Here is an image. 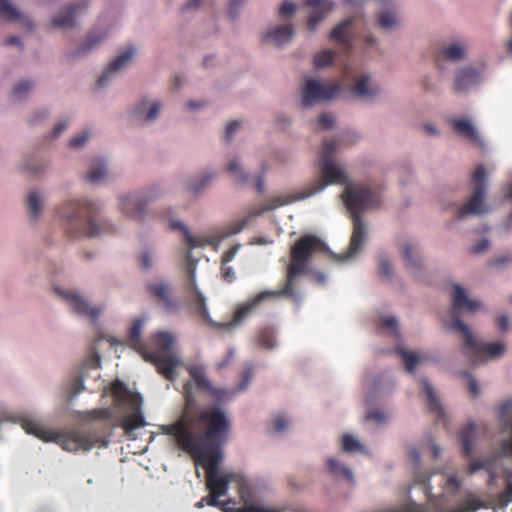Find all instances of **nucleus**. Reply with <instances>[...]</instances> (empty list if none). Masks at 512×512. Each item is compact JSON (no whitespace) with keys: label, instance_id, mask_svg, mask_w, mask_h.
I'll return each mask as SVG.
<instances>
[{"label":"nucleus","instance_id":"40","mask_svg":"<svg viewBox=\"0 0 512 512\" xmlns=\"http://www.w3.org/2000/svg\"><path fill=\"white\" fill-rule=\"evenodd\" d=\"M397 24L396 16L390 11H381L378 15V25L382 29H391Z\"/></svg>","mask_w":512,"mask_h":512},{"label":"nucleus","instance_id":"52","mask_svg":"<svg viewBox=\"0 0 512 512\" xmlns=\"http://www.w3.org/2000/svg\"><path fill=\"white\" fill-rule=\"evenodd\" d=\"M463 374L468 379L469 392L473 397H476L479 394V388L476 379L468 372H464Z\"/></svg>","mask_w":512,"mask_h":512},{"label":"nucleus","instance_id":"21","mask_svg":"<svg viewBox=\"0 0 512 512\" xmlns=\"http://www.w3.org/2000/svg\"><path fill=\"white\" fill-rule=\"evenodd\" d=\"M187 371L198 389L207 391L216 397L220 396V391L211 385L202 366L190 365L187 367Z\"/></svg>","mask_w":512,"mask_h":512},{"label":"nucleus","instance_id":"17","mask_svg":"<svg viewBox=\"0 0 512 512\" xmlns=\"http://www.w3.org/2000/svg\"><path fill=\"white\" fill-rule=\"evenodd\" d=\"M173 337L168 332H158L152 338L150 347L145 346L142 356L145 355H168L172 354Z\"/></svg>","mask_w":512,"mask_h":512},{"label":"nucleus","instance_id":"12","mask_svg":"<svg viewBox=\"0 0 512 512\" xmlns=\"http://www.w3.org/2000/svg\"><path fill=\"white\" fill-rule=\"evenodd\" d=\"M339 92L338 83H323L316 79H307L302 89V104L304 107H311L333 99Z\"/></svg>","mask_w":512,"mask_h":512},{"label":"nucleus","instance_id":"24","mask_svg":"<svg viewBox=\"0 0 512 512\" xmlns=\"http://www.w3.org/2000/svg\"><path fill=\"white\" fill-rule=\"evenodd\" d=\"M353 95L367 99L376 96L379 93L378 87L371 84V78L369 75H361L355 81V85L352 87Z\"/></svg>","mask_w":512,"mask_h":512},{"label":"nucleus","instance_id":"6","mask_svg":"<svg viewBox=\"0 0 512 512\" xmlns=\"http://www.w3.org/2000/svg\"><path fill=\"white\" fill-rule=\"evenodd\" d=\"M321 175L322 179L317 181L311 188H309L307 191H304L300 196L293 197V196H279L275 197L271 200V203L265 207H263L260 210L251 212L239 225L238 227L233 231V233L240 232L247 224L248 222L259 215H261L265 211H269L275 208H278L280 206L290 204L298 199H304L309 196L314 195L315 193L321 191L324 189L328 184H344L347 182L348 178L345 172L341 169V167L337 164H335L333 161H326L321 162Z\"/></svg>","mask_w":512,"mask_h":512},{"label":"nucleus","instance_id":"58","mask_svg":"<svg viewBox=\"0 0 512 512\" xmlns=\"http://www.w3.org/2000/svg\"><path fill=\"white\" fill-rule=\"evenodd\" d=\"M240 512H280L278 510L269 509L260 505H249L243 507Z\"/></svg>","mask_w":512,"mask_h":512},{"label":"nucleus","instance_id":"34","mask_svg":"<svg viewBox=\"0 0 512 512\" xmlns=\"http://www.w3.org/2000/svg\"><path fill=\"white\" fill-rule=\"evenodd\" d=\"M26 205L30 218L35 220L42 209V200L36 191L28 193Z\"/></svg>","mask_w":512,"mask_h":512},{"label":"nucleus","instance_id":"25","mask_svg":"<svg viewBox=\"0 0 512 512\" xmlns=\"http://www.w3.org/2000/svg\"><path fill=\"white\" fill-rule=\"evenodd\" d=\"M453 129L461 136L467 138L474 143H480V137L473 126V124L467 119H453L451 120Z\"/></svg>","mask_w":512,"mask_h":512},{"label":"nucleus","instance_id":"13","mask_svg":"<svg viewBox=\"0 0 512 512\" xmlns=\"http://www.w3.org/2000/svg\"><path fill=\"white\" fill-rule=\"evenodd\" d=\"M149 295L154 298L166 311H175L177 301L172 295L171 287L168 283L159 281L151 282L146 286Z\"/></svg>","mask_w":512,"mask_h":512},{"label":"nucleus","instance_id":"46","mask_svg":"<svg viewBox=\"0 0 512 512\" xmlns=\"http://www.w3.org/2000/svg\"><path fill=\"white\" fill-rule=\"evenodd\" d=\"M111 410L109 408H98L93 409L91 411L86 412L85 419L86 420H108L111 418Z\"/></svg>","mask_w":512,"mask_h":512},{"label":"nucleus","instance_id":"36","mask_svg":"<svg viewBox=\"0 0 512 512\" xmlns=\"http://www.w3.org/2000/svg\"><path fill=\"white\" fill-rule=\"evenodd\" d=\"M403 256L408 266L417 268L419 266V256L416 247L411 243H406L403 247Z\"/></svg>","mask_w":512,"mask_h":512},{"label":"nucleus","instance_id":"8","mask_svg":"<svg viewBox=\"0 0 512 512\" xmlns=\"http://www.w3.org/2000/svg\"><path fill=\"white\" fill-rule=\"evenodd\" d=\"M318 252H328V247L320 238L312 234L301 236L291 247L284 287L290 289L298 300L300 296L295 289V279L306 271L308 261Z\"/></svg>","mask_w":512,"mask_h":512},{"label":"nucleus","instance_id":"35","mask_svg":"<svg viewBox=\"0 0 512 512\" xmlns=\"http://www.w3.org/2000/svg\"><path fill=\"white\" fill-rule=\"evenodd\" d=\"M106 176V167L102 159H97L87 175V180L91 183H99Z\"/></svg>","mask_w":512,"mask_h":512},{"label":"nucleus","instance_id":"30","mask_svg":"<svg viewBox=\"0 0 512 512\" xmlns=\"http://www.w3.org/2000/svg\"><path fill=\"white\" fill-rule=\"evenodd\" d=\"M144 325V321L141 319H137L133 322L131 329L128 333V344L138 351L140 354H142L146 344L142 342L140 336L141 331Z\"/></svg>","mask_w":512,"mask_h":512},{"label":"nucleus","instance_id":"45","mask_svg":"<svg viewBox=\"0 0 512 512\" xmlns=\"http://www.w3.org/2000/svg\"><path fill=\"white\" fill-rule=\"evenodd\" d=\"M342 449L346 452H355L362 449L360 442L349 434L342 436Z\"/></svg>","mask_w":512,"mask_h":512},{"label":"nucleus","instance_id":"10","mask_svg":"<svg viewBox=\"0 0 512 512\" xmlns=\"http://www.w3.org/2000/svg\"><path fill=\"white\" fill-rule=\"evenodd\" d=\"M286 297L293 299L294 301H298V299L291 293L290 289H286L284 286L279 290H265L256 294L253 298L247 299L246 301L239 303L236 306L232 322L225 323L223 326L230 327L232 325H237L243 322L245 319L250 317L251 315L258 312L264 303L270 299Z\"/></svg>","mask_w":512,"mask_h":512},{"label":"nucleus","instance_id":"5","mask_svg":"<svg viewBox=\"0 0 512 512\" xmlns=\"http://www.w3.org/2000/svg\"><path fill=\"white\" fill-rule=\"evenodd\" d=\"M22 428L26 433L32 434L37 438L49 442L53 441L59 444L64 450L76 452L79 450H90L95 446L106 447L108 441L104 433L84 432L81 430H73L66 433L56 434L53 431L45 429L41 424L33 419H23Z\"/></svg>","mask_w":512,"mask_h":512},{"label":"nucleus","instance_id":"41","mask_svg":"<svg viewBox=\"0 0 512 512\" xmlns=\"http://www.w3.org/2000/svg\"><path fill=\"white\" fill-rule=\"evenodd\" d=\"M333 58H334V53L332 51L324 50V51L317 53L314 56L313 63L316 68H323V67L330 65L333 61Z\"/></svg>","mask_w":512,"mask_h":512},{"label":"nucleus","instance_id":"49","mask_svg":"<svg viewBox=\"0 0 512 512\" xmlns=\"http://www.w3.org/2000/svg\"><path fill=\"white\" fill-rule=\"evenodd\" d=\"M89 138V132L84 131L80 135H77L70 139L69 146L71 148H79L81 147Z\"/></svg>","mask_w":512,"mask_h":512},{"label":"nucleus","instance_id":"55","mask_svg":"<svg viewBox=\"0 0 512 512\" xmlns=\"http://www.w3.org/2000/svg\"><path fill=\"white\" fill-rule=\"evenodd\" d=\"M318 123L324 129H329L333 126L334 118L331 114L323 113L320 115Z\"/></svg>","mask_w":512,"mask_h":512},{"label":"nucleus","instance_id":"53","mask_svg":"<svg viewBox=\"0 0 512 512\" xmlns=\"http://www.w3.org/2000/svg\"><path fill=\"white\" fill-rule=\"evenodd\" d=\"M240 127L239 121H231L227 124L225 129V141L230 142L234 132Z\"/></svg>","mask_w":512,"mask_h":512},{"label":"nucleus","instance_id":"56","mask_svg":"<svg viewBox=\"0 0 512 512\" xmlns=\"http://www.w3.org/2000/svg\"><path fill=\"white\" fill-rule=\"evenodd\" d=\"M221 274L224 281L231 283L235 279V273L232 267L226 266V264H222Z\"/></svg>","mask_w":512,"mask_h":512},{"label":"nucleus","instance_id":"61","mask_svg":"<svg viewBox=\"0 0 512 512\" xmlns=\"http://www.w3.org/2000/svg\"><path fill=\"white\" fill-rule=\"evenodd\" d=\"M213 178V176L211 174H206L204 176V178L202 179L201 183H196V184H191L189 186V189L193 192V193H197L202 187H204L206 185V183H208L209 181H211Z\"/></svg>","mask_w":512,"mask_h":512},{"label":"nucleus","instance_id":"39","mask_svg":"<svg viewBox=\"0 0 512 512\" xmlns=\"http://www.w3.org/2000/svg\"><path fill=\"white\" fill-rule=\"evenodd\" d=\"M105 34H91L87 37L85 42L80 46L79 52L86 53L97 47L104 39Z\"/></svg>","mask_w":512,"mask_h":512},{"label":"nucleus","instance_id":"42","mask_svg":"<svg viewBox=\"0 0 512 512\" xmlns=\"http://www.w3.org/2000/svg\"><path fill=\"white\" fill-rule=\"evenodd\" d=\"M31 88L32 84L30 82L21 81L13 87L11 97L14 100H20L30 92Z\"/></svg>","mask_w":512,"mask_h":512},{"label":"nucleus","instance_id":"50","mask_svg":"<svg viewBox=\"0 0 512 512\" xmlns=\"http://www.w3.org/2000/svg\"><path fill=\"white\" fill-rule=\"evenodd\" d=\"M295 12V5L291 1H284L279 8V14L282 17H289Z\"/></svg>","mask_w":512,"mask_h":512},{"label":"nucleus","instance_id":"51","mask_svg":"<svg viewBox=\"0 0 512 512\" xmlns=\"http://www.w3.org/2000/svg\"><path fill=\"white\" fill-rule=\"evenodd\" d=\"M252 374H253V367L251 365L246 366L242 373V379H241V383L239 385V388L241 390L245 389L247 387V385L249 384V382L251 380Z\"/></svg>","mask_w":512,"mask_h":512},{"label":"nucleus","instance_id":"62","mask_svg":"<svg viewBox=\"0 0 512 512\" xmlns=\"http://www.w3.org/2000/svg\"><path fill=\"white\" fill-rule=\"evenodd\" d=\"M489 247V241L487 239H482L479 243L475 244L471 248V252L474 254L482 253L487 250Z\"/></svg>","mask_w":512,"mask_h":512},{"label":"nucleus","instance_id":"59","mask_svg":"<svg viewBox=\"0 0 512 512\" xmlns=\"http://www.w3.org/2000/svg\"><path fill=\"white\" fill-rule=\"evenodd\" d=\"M288 425L286 418L282 415L275 417L274 419V429L277 432H282Z\"/></svg>","mask_w":512,"mask_h":512},{"label":"nucleus","instance_id":"48","mask_svg":"<svg viewBox=\"0 0 512 512\" xmlns=\"http://www.w3.org/2000/svg\"><path fill=\"white\" fill-rule=\"evenodd\" d=\"M379 273L385 278H390L392 275V267L384 257L379 258Z\"/></svg>","mask_w":512,"mask_h":512},{"label":"nucleus","instance_id":"54","mask_svg":"<svg viewBox=\"0 0 512 512\" xmlns=\"http://www.w3.org/2000/svg\"><path fill=\"white\" fill-rule=\"evenodd\" d=\"M382 325L393 330L396 337L399 336L398 323L395 317H387L382 320Z\"/></svg>","mask_w":512,"mask_h":512},{"label":"nucleus","instance_id":"2","mask_svg":"<svg viewBox=\"0 0 512 512\" xmlns=\"http://www.w3.org/2000/svg\"><path fill=\"white\" fill-rule=\"evenodd\" d=\"M480 307V302L470 299L465 290L458 284L454 285V295L451 308L450 329L459 332L464 337L465 347L469 350V356L473 364L478 363L482 357L496 358L505 351V345L501 342L480 343L478 342L469 327L461 320L460 312L465 309L468 312H475Z\"/></svg>","mask_w":512,"mask_h":512},{"label":"nucleus","instance_id":"16","mask_svg":"<svg viewBox=\"0 0 512 512\" xmlns=\"http://www.w3.org/2000/svg\"><path fill=\"white\" fill-rule=\"evenodd\" d=\"M146 361L153 363L157 371L167 380H175V370L179 364L178 360L172 355H145Z\"/></svg>","mask_w":512,"mask_h":512},{"label":"nucleus","instance_id":"23","mask_svg":"<svg viewBox=\"0 0 512 512\" xmlns=\"http://www.w3.org/2000/svg\"><path fill=\"white\" fill-rule=\"evenodd\" d=\"M480 81V73L471 67L461 69L455 78V90L462 92L468 88L478 84Z\"/></svg>","mask_w":512,"mask_h":512},{"label":"nucleus","instance_id":"44","mask_svg":"<svg viewBox=\"0 0 512 512\" xmlns=\"http://www.w3.org/2000/svg\"><path fill=\"white\" fill-rule=\"evenodd\" d=\"M203 498H204L206 504L209 506L218 507L222 511H225V512L230 511V508L228 506H229V504H231V501H226V502L220 501L219 500L220 497L211 492H209V494L204 496Z\"/></svg>","mask_w":512,"mask_h":512},{"label":"nucleus","instance_id":"18","mask_svg":"<svg viewBox=\"0 0 512 512\" xmlns=\"http://www.w3.org/2000/svg\"><path fill=\"white\" fill-rule=\"evenodd\" d=\"M305 6L311 8L308 18V29L315 30L318 23L324 18L325 14L330 12L333 4L329 0H305Z\"/></svg>","mask_w":512,"mask_h":512},{"label":"nucleus","instance_id":"32","mask_svg":"<svg viewBox=\"0 0 512 512\" xmlns=\"http://www.w3.org/2000/svg\"><path fill=\"white\" fill-rule=\"evenodd\" d=\"M327 466L329 472L335 477H342L348 482H353V474L347 466L339 463L333 458H329L327 460Z\"/></svg>","mask_w":512,"mask_h":512},{"label":"nucleus","instance_id":"15","mask_svg":"<svg viewBox=\"0 0 512 512\" xmlns=\"http://www.w3.org/2000/svg\"><path fill=\"white\" fill-rule=\"evenodd\" d=\"M56 292L67 300L70 308L75 313L86 316L92 320L98 318L101 310L97 307L90 306L80 295L74 292H60L58 290H56Z\"/></svg>","mask_w":512,"mask_h":512},{"label":"nucleus","instance_id":"7","mask_svg":"<svg viewBox=\"0 0 512 512\" xmlns=\"http://www.w3.org/2000/svg\"><path fill=\"white\" fill-rule=\"evenodd\" d=\"M171 228L181 229L184 234L185 242L188 246L186 274L187 279L185 283V292L188 301L193 311L202 319L207 320L209 317L208 309L206 307V300L202 293L199 291L196 283V265L197 261L191 259V250L197 247H203L210 244L206 238H197L190 234L189 230L181 222H171Z\"/></svg>","mask_w":512,"mask_h":512},{"label":"nucleus","instance_id":"33","mask_svg":"<svg viewBox=\"0 0 512 512\" xmlns=\"http://www.w3.org/2000/svg\"><path fill=\"white\" fill-rule=\"evenodd\" d=\"M441 53L446 60L459 61L465 56V48L460 43H453L444 47Z\"/></svg>","mask_w":512,"mask_h":512},{"label":"nucleus","instance_id":"11","mask_svg":"<svg viewBox=\"0 0 512 512\" xmlns=\"http://www.w3.org/2000/svg\"><path fill=\"white\" fill-rule=\"evenodd\" d=\"M486 171L483 165H478L472 173L473 193L467 202L457 210L456 217L462 219L469 215H482L488 212L485 203L486 195Z\"/></svg>","mask_w":512,"mask_h":512},{"label":"nucleus","instance_id":"9","mask_svg":"<svg viewBox=\"0 0 512 512\" xmlns=\"http://www.w3.org/2000/svg\"><path fill=\"white\" fill-rule=\"evenodd\" d=\"M111 393L114 396L116 406H127L132 410V413L122 418L121 426L126 434L146 425L141 414L142 397L140 394L131 392L120 380H116L111 384Z\"/></svg>","mask_w":512,"mask_h":512},{"label":"nucleus","instance_id":"1","mask_svg":"<svg viewBox=\"0 0 512 512\" xmlns=\"http://www.w3.org/2000/svg\"><path fill=\"white\" fill-rule=\"evenodd\" d=\"M192 388L191 381L184 384L182 416L172 424L161 426V430L172 436L179 449L190 454L197 464L205 468L207 490L222 497L227 494L229 483L237 477L232 473L220 475L218 471L222 458L219 446L227 439L230 422L218 407L201 410L195 416L197 404Z\"/></svg>","mask_w":512,"mask_h":512},{"label":"nucleus","instance_id":"43","mask_svg":"<svg viewBox=\"0 0 512 512\" xmlns=\"http://www.w3.org/2000/svg\"><path fill=\"white\" fill-rule=\"evenodd\" d=\"M227 170L236 181H247V175L243 172L242 168L236 160H231L228 163Z\"/></svg>","mask_w":512,"mask_h":512},{"label":"nucleus","instance_id":"22","mask_svg":"<svg viewBox=\"0 0 512 512\" xmlns=\"http://www.w3.org/2000/svg\"><path fill=\"white\" fill-rule=\"evenodd\" d=\"M294 35V28L290 24L279 25L267 31L264 35V41H271L277 46H282L289 42Z\"/></svg>","mask_w":512,"mask_h":512},{"label":"nucleus","instance_id":"29","mask_svg":"<svg viewBox=\"0 0 512 512\" xmlns=\"http://www.w3.org/2000/svg\"><path fill=\"white\" fill-rule=\"evenodd\" d=\"M423 390L427 397V406L429 412L435 414L438 419H441L444 417V411L442 408V405L439 401V399L436 396V393L434 392L433 387L430 385L428 380L422 379L421 380Z\"/></svg>","mask_w":512,"mask_h":512},{"label":"nucleus","instance_id":"3","mask_svg":"<svg viewBox=\"0 0 512 512\" xmlns=\"http://www.w3.org/2000/svg\"><path fill=\"white\" fill-rule=\"evenodd\" d=\"M342 197L351 213L353 232L348 251L337 257L339 262L348 260L360 250L366 238V228L360 213L368 208L377 207L381 200L379 191L363 184L347 186Z\"/></svg>","mask_w":512,"mask_h":512},{"label":"nucleus","instance_id":"38","mask_svg":"<svg viewBox=\"0 0 512 512\" xmlns=\"http://www.w3.org/2000/svg\"><path fill=\"white\" fill-rule=\"evenodd\" d=\"M258 339L260 344L267 349H273L276 346L275 333L271 328L260 330Z\"/></svg>","mask_w":512,"mask_h":512},{"label":"nucleus","instance_id":"27","mask_svg":"<svg viewBox=\"0 0 512 512\" xmlns=\"http://www.w3.org/2000/svg\"><path fill=\"white\" fill-rule=\"evenodd\" d=\"M0 17L9 22H23L30 29L32 28V23L28 19H25L9 0H0Z\"/></svg>","mask_w":512,"mask_h":512},{"label":"nucleus","instance_id":"14","mask_svg":"<svg viewBox=\"0 0 512 512\" xmlns=\"http://www.w3.org/2000/svg\"><path fill=\"white\" fill-rule=\"evenodd\" d=\"M147 199L140 193L124 196L120 200L121 211L134 220H142L146 214Z\"/></svg>","mask_w":512,"mask_h":512},{"label":"nucleus","instance_id":"63","mask_svg":"<svg viewBox=\"0 0 512 512\" xmlns=\"http://www.w3.org/2000/svg\"><path fill=\"white\" fill-rule=\"evenodd\" d=\"M140 264L143 270H149L152 266L148 252H143L140 255Z\"/></svg>","mask_w":512,"mask_h":512},{"label":"nucleus","instance_id":"47","mask_svg":"<svg viewBox=\"0 0 512 512\" xmlns=\"http://www.w3.org/2000/svg\"><path fill=\"white\" fill-rule=\"evenodd\" d=\"M337 144L334 140H325L321 153V162L333 161V154L336 151Z\"/></svg>","mask_w":512,"mask_h":512},{"label":"nucleus","instance_id":"31","mask_svg":"<svg viewBox=\"0 0 512 512\" xmlns=\"http://www.w3.org/2000/svg\"><path fill=\"white\" fill-rule=\"evenodd\" d=\"M351 25H352V19L344 20L343 22L338 24L335 28H333V30L330 33V37L333 40H335L343 45H348L349 44L348 33H349V29H350Z\"/></svg>","mask_w":512,"mask_h":512},{"label":"nucleus","instance_id":"57","mask_svg":"<svg viewBox=\"0 0 512 512\" xmlns=\"http://www.w3.org/2000/svg\"><path fill=\"white\" fill-rule=\"evenodd\" d=\"M446 486L458 490L461 486V479L456 474H449L446 477Z\"/></svg>","mask_w":512,"mask_h":512},{"label":"nucleus","instance_id":"26","mask_svg":"<svg viewBox=\"0 0 512 512\" xmlns=\"http://www.w3.org/2000/svg\"><path fill=\"white\" fill-rule=\"evenodd\" d=\"M0 17L9 22H23L30 29L32 28V23L28 19H25L9 0H0Z\"/></svg>","mask_w":512,"mask_h":512},{"label":"nucleus","instance_id":"20","mask_svg":"<svg viewBox=\"0 0 512 512\" xmlns=\"http://www.w3.org/2000/svg\"><path fill=\"white\" fill-rule=\"evenodd\" d=\"M135 53L134 48H130L129 50L121 53L116 57L114 61L110 63L107 69L102 73L100 78L97 81V86L102 87L108 81L112 74L124 68L128 62L132 59Z\"/></svg>","mask_w":512,"mask_h":512},{"label":"nucleus","instance_id":"60","mask_svg":"<svg viewBox=\"0 0 512 512\" xmlns=\"http://www.w3.org/2000/svg\"><path fill=\"white\" fill-rule=\"evenodd\" d=\"M160 110L159 103H153L148 112L145 114V120L152 121L157 118Z\"/></svg>","mask_w":512,"mask_h":512},{"label":"nucleus","instance_id":"37","mask_svg":"<svg viewBox=\"0 0 512 512\" xmlns=\"http://www.w3.org/2000/svg\"><path fill=\"white\" fill-rule=\"evenodd\" d=\"M398 353L400 354L403 360L406 370L410 373H413L419 362L418 356L415 353L407 351L402 348L398 349Z\"/></svg>","mask_w":512,"mask_h":512},{"label":"nucleus","instance_id":"64","mask_svg":"<svg viewBox=\"0 0 512 512\" xmlns=\"http://www.w3.org/2000/svg\"><path fill=\"white\" fill-rule=\"evenodd\" d=\"M496 323L501 331H505L508 329L509 319L506 315H501L497 317Z\"/></svg>","mask_w":512,"mask_h":512},{"label":"nucleus","instance_id":"4","mask_svg":"<svg viewBox=\"0 0 512 512\" xmlns=\"http://www.w3.org/2000/svg\"><path fill=\"white\" fill-rule=\"evenodd\" d=\"M99 206L91 201L71 200L58 210L59 216L67 223L71 237H95L112 231V226L97 222Z\"/></svg>","mask_w":512,"mask_h":512},{"label":"nucleus","instance_id":"28","mask_svg":"<svg viewBox=\"0 0 512 512\" xmlns=\"http://www.w3.org/2000/svg\"><path fill=\"white\" fill-rule=\"evenodd\" d=\"M476 436V425L473 422L468 423L459 432V438L462 445V453L465 457H471L473 453V441Z\"/></svg>","mask_w":512,"mask_h":512},{"label":"nucleus","instance_id":"19","mask_svg":"<svg viewBox=\"0 0 512 512\" xmlns=\"http://www.w3.org/2000/svg\"><path fill=\"white\" fill-rule=\"evenodd\" d=\"M86 2L72 3L64 7L59 15L51 20V24L62 29L71 28L75 24V17L80 10L86 7Z\"/></svg>","mask_w":512,"mask_h":512}]
</instances>
